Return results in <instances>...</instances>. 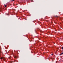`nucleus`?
<instances>
[{"label": "nucleus", "mask_w": 63, "mask_h": 63, "mask_svg": "<svg viewBox=\"0 0 63 63\" xmlns=\"http://www.w3.org/2000/svg\"><path fill=\"white\" fill-rule=\"evenodd\" d=\"M0 59L1 60H2V59H3V60L4 61H5V60H6V59L5 58H3L2 57H1V58H0Z\"/></svg>", "instance_id": "obj_1"}, {"label": "nucleus", "mask_w": 63, "mask_h": 63, "mask_svg": "<svg viewBox=\"0 0 63 63\" xmlns=\"http://www.w3.org/2000/svg\"><path fill=\"white\" fill-rule=\"evenodd\" d=\"M63 54V53H62L60 54V55H62V54Z\"/></svg>", "instance_id": "obj_2"}, {"label": "nucleus", "mask_w": 63, "mask_h": 63, "mask_svg": "<svg viewBox=\"0 0 63 63\" xmlns=\"http://www.w3.org/2000/svg\"><path fill=\"white\" fill-rule=\"evenodd\" d=\"M5 7H7V5H5Z\"/></svg>", "instance_id": "obj_3"}, {"label": "nucleus", "mask_w": 63, "mask_h": 63, "mask_svg": "<svg viewBox=\"0 0 63 63\" xmlns=\"http://www.w3.org/2000/svg\"><path fill=\"white\" fill-rule=\"evenodd\" d=\"M62 49H63V47H62Z\"/></svg>", "instance_id": "obj_4"}, {"label": "nucleus", "mask_w": 63, "mask_h": 63, "mask_svg": "<svg viewBox=\"0 0 63 63\" xmlns=\"http://www.w3.org/2000/svg\"><path fill=\"white\" fill-rule=\"evenodd\" d=\"M52 55H53V54H51Z\"/></svg>", "instance_id": "obj_5"}, {"label": "nucleus", "mask_w": 63, "mask_h": 63, "mask_svg": "<svg viewBox=\"0 0 63 63\" xmlns=\"http://www.w3.org/2000/svg\"><path fill=\"white\" fill-rule=\"evenodd\" d=\"M13 1H14V0H12Z\"/></svg>", "instance_id": "obj_6"}, {"label": "nucleus", "mask_w": 63, "mask_h": 63, "mask_svg": "<svg viewBox=\"0 0 63 63\" xmlns=\"http://www.w3.org/2000/svg\"><path fill=\"white\" fill-rule=\"evenodd\" d=\"M11 57H10V58H9V59H10V58Z\"/></svg>", "instance_id": "obj_7"}, {"label": "nucleus", "mask_w": 63, "mask_h": 63, "mask_svg": "<svg viewBox=\"0 0 63 63\" xmlns=\"http://www.w3.org/2000/svg\"><path fill=\"white\" fill-rule=\"evenodd\" d=\"M15 58H16V57H15Z\"/></svg>", "instance_id": "obj_8"}]
</instances>
